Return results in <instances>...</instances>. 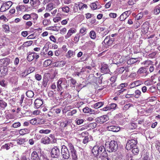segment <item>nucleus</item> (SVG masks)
<instances>
[{
    "label": "nucleus",
    "instance_id": "f257e3e1",
    "mask_svg": "<svg viewBox=\"0 0 160 160\" xmlns=\"http://www.w3.org/2000/svg\"><path fill=\"white\" fill-rule=\"evenodd\" d=\"M105 146L107 151L109 152L115 151L118 147L117 142L114 140L111 141L110 142H107Z\"/></svg>",
    "mask_w": 160,
    "mask_h": 160
},
{
    "label": "nucleus",
    "instance_id": "f03ea898",
    "mask_svg": "<svg viewBox=\"0 0 160 160\" xmlns=\"http://www.w3.org/2000/svg\"><path fill=\"white\" fill-rule=\"evenodd\" d=\"M67 80L64 78H60L57 82V87L58 91H61L62 88H66L68 87L67 84Z\"/></svg>",
    "mask_w": 160,
    "mask_h": 160
},
{
    "label": "nucleus",
    "instance_id": "7ed1b4c3",
    "mask_svg": "<svg viewBox=\"0 0 160 160\" xmlns=\"http://www.w3.org/2000/svg\"><path fill=\"white\" fill-rule=\"evenodd\" d=\"M62 147L61 154L62 158L64 159H68L70 155L67 147L64 145H62Z\"/></svg>",
    "mask_w": 160,
    "mask_h": 160
},
{
    "label": "nucleus",
    "instance_id": "20e7f679",
    "mask_svg": "<svg viewBox=\"0 0 160 160\" xmlns=\"http://www.w3.org/2000/svg\"><path fill=\"white\" fill-rule=\"evenodd\" d=\"M68 147L70 151L73 160H77L78 159L76 154V151L73 145L71 143H68Z\"/></svg>",
    "mask_w": 160,
    "mask_h": 160
},
{
    "label": "nucleus",
    "instance_id": "39448f33",
    "mask_svg": "<svg viewBox=\"0 0 160 160\" xmlns=\"http://www.w3.org/2000/svg\"><path fill=\"white\" fill-rule=\"evenodd\" d=\"M137 141L135 139H130L127 143L126 148L128 150H130L134 147H136Z\"/></svg>",
    "mask_w": 160,
    "mask_h": 160
},
{
    "label": "nucleus",
    "instance_id": "423d86ee",
    "mask_svg": "<svg viewBox=\"0 0 160 160\" xmlns=\"http://www.w3.org/2000/svg\"><path fill=\"white\" fill-rule=\"evenodd\" d=\"M12 2L11 1H9L2 4L1 6L0 11L1 12L6 11L12 5Z\"/></svg>",
    "mask_w": 160,
    "mask_h": 160
},
{
    "label": "nucleus",
    "instance_id": "0eeeda50",
    "mask_svg": "<svg viewBox=\"0 0 160 160\" xmlns=\"http://www.w3.org/2000/svg\"><path fill=\"white\" fill-rule=\"evenodd\" d=\"M60 150L57 147H54L51 151V155L52 157L57 158L60 155Z\"/></svg>",
    "mask_w": 160,
    "mask_h": 160
},
{
    "label": "nucleus",
    "instance_id": "6e6552de",
    "mask_svg": "<svg viewBox=\"0 0 160 160\" xmlns=\"http://www.w3.org/2000/svg\"><path fill=\"white\" fill-rule=\"evenodd\" d=\"M115 40L114 38H111L110 36H108L106 37L102 43H104L106 45L109 46L113 44Z\"/></svg>",
    "mask_w": 160,
    "mask_h": 160
},
{
    "label": "nucleus",
    "instance_id": "1a4fd4ad",
    "mask_svg": "<svg viewBox=\"0 0 160 160\" xmlns=\"http://www.w3.org/2000/svg\"><path fill=\"white\" fill-rule=\"evenodd\" d=\"M98 152H99L100 157H105L108 155L105 149L103 146H101L98 147Z\"/></svg>",
    "mask_w": 160,
    "mask_h": 160
},
{
    "label": "nucleus",
    "instance_id": "9d476101",
    "mask_svg": "<svg viewBox=\"0 0 160 160\" xmlns=\"http://www.w3.org/2000/svg\"><path fill=\"white\" fill-rule=\"evenodd\" d=\"M109 119L107 115H103L98 117L96 119L97 122L100 123H103Z\"/></svg>",
    "mask_w": 160,
    "mask_h": 160
},
{
    "label": "nucleus",
    "instance_id": "9b49d317",
    "mask_svg": "<svg viewBox=\"0 0 160 160\" xmlns=\"http://www.w3.org/2000/svg\"><path fill=\"white\" fill-rule=\"evenodd\" d=\"M30 4L32 8H36L40 5L41 2L39 0H30Z\"/></svg>",
    "mask_w": 160,
    "mask_h": 160
},
{
    "label": "nucleus",
    "instance_id": "f8f14e48",
    "mask_svg": "<svg viewBox=\"0 0 160 160\" xmlns=\"http://www.w3.org/2000/svg\"><path fill=\"white\" fill-rule=\"evenodd\" d=\"M107 129L108 131L116 132H118L120 130V128L116 126H108L107 127Z\"/></svg>",
    "mask_w": 160,
    "mask_h": 160
},
{
    "label": "nucleus",
    "instance_id": "ddd939ff",
    "mask_svg": "<svg viewBox=\"0 0 160 160\" xmlns=\"http://www.w3.org/2000/svg\"><path fill=\"white\" fill-rule=\"evenodd\" d=\"M137 73L138 75L141 74H145L146 76L149 74V72H147V68L145 67H141L138 70Z\"/></svg>",
    "mask_w": 160,
    "mask_h": 160
},
{
    "label": "nucleus",
    "instance_id": "4468645a",
    "mask_svg": "<svg viewBox=\"0 0 160 160\" xmlns=\"http://www.w3.org/2000/svg\"><path fill=\"white\" fill-rule=\"evenodd\" d=\"M83 111L84 113L90 114H95L96 113L94 110L88 107H86L84 108L83 109Z\"/></svg>",
    "mask_w": 160,
    "mask_h": 160
},
{
    "label": "nucleus",
    "instance_id": "2eb2a0df",
    "mask_svg": "<svg viewBox=\"0 0 160 160\" xmlns=\"http://www.w3.org/2000/svg\"><path fill=\"white\" fill-rule=\"evenodd\" d=\"M142 83V81L140 80H136L131 83L129 85V88H132L135 87H137L140 85Z\"/></svg>",
    "mask_w": 160,
    "mask_h": 160
},
{
    "label": "nucleus",
    "instance_id": "dca6fc26",
    "mask_svg": "<svg viewBox=\"0 0 160 160\" xmlns=\"http://www.w3.org/2000/svg\"><path fill=\"white\" fill-rule=\"evenodd\" d=\"M101 69L102 72L105 74L109 73L110 71L107 65L106 64L102 65Z\"/></svg>",
    "mask_w": 160,
    "mask_h": 160
},
{
    "label": "nucleus",
    "instance_id": "f3484780",
    "mask_svg": "<svg viewBox=\"0 0 160 160\" xmlns=\"http://www.w3.org/2000/svg\"><path fill=\"white\" fill-rule=\"evenodd\" d=\"M92 152L95 157H97L99 155V152H98V147L97 146H94L92 150Z\"/></svg>",
    "mask_w": 160,
    "mask_h": 160
},
{
    "label": "nucleus",
    "instance_id": "a211bd4d",
    "mask_svg": "<svg viewBox=\"0 0 160 160\" xmlns=\"http://www.w3.org/2000/svg\"><path fill=\"white\" fill-rule=\"evenodd\" d=\"M43 103V102L42 100L40 99H36L34 102L35 106L37 108H40L42 105Z\"/></svg>",
    "mask_w": 160,
    "mask_h": 160
},
{
    "label": "nucleus",
    "instance_id": "6ab92c4d",
    "mask_svg": "<svg viewBox=\"0 0 160 160\" xmlns=\"http://www.w3.org/2000/svg\"><path fill=\"white\" fill-rule=\"evenodd\" d=\"M31 157L32 160H40L37 152L35 151H34L32 152Z\"/></svg>",
    "mask_w": 160,
    "mask_h": 160
},
{
    "label": "nucleus",
    "instance_id": "aec40b11",
    "mask_svg": "<svg viewBox=\"0 0 160 160\" xmlns=\"http://www.w3.org/2000/svg\"><path fill=\"white\" fill-rule=\"evenodd\" d=\"M36 53L35 52H30L28 53L27 57L28 60L29 62L32 61L35 58V55Z\"/></svg>",
    "mask_w": 160,
    "mask_h": 160
},
{
    "label": "nucleus",
    "instance_id": "412c9836",
    "mask_svg": "<svg viewBox=\"0 0 160 160\" xmlns=\"http://www.w3.org/2000/svg\"><path fill=\"white\" fill-rule=\"evenodd\" d=\"M75 55L74 51L71 50H69L66 54V56L67 58L70 59L73 57Z\"/></svg>",
    "mask_w": 160,
    "mask_h": 160
},
{
    "label": "nucleus",
    "instance_id": "4be33fe9",
    "mask_svg": "<svg viewBox=\"0 0 160 160\" xmlns=\"http://www.w3.org/2000/svg\"><path fill=\"white\" fill-rule=\"evenodd\" d=\"M76 32V30L73 28H71L68 31L66 37L67 38L70 37L72 34L75 33Z\"/></svg>",
    "mask_w": 160,
    "mask_h": 160
},
{
    "label": "nucleus",
    "instance_id": "5701e85b",
    "mask_svg": "<svg viewBox=\"0 0 160 160\" xmlns=\"http://www.w3.org/2000/svg\"><path fill=\"white\" fill-rule=\"evenodd\" d=\"M50 139L48 137H45L42 138L41 142L44 144H48L50 143Z\"/></svg>",
    "mask_w": 160,
    "mask_h": 160
},
{
    "label": "nucleus",
    "instance_id": "b1692460",
    "mask_svg": "<svg viewBox=\"0 0 160 160\" xmlns=\"http://www.w3.org/2000/svg\"><path fill=\"white\" fill-rule=\"evenodd\" d=\"M16 9L18 12H24L26 10L25 6L22 5L17 6L16 7Z\"/></svg>",
    "mask_w": 160,
    "mask_h": 160
},
{
    "label": "nucleus",
    "instance_id": "393cba45",
    "mask_svg": "<svg viewBox=\"0 0 160 160\" xmlns=\"http://www.w3.org/2000/svg\"><path fill=\"white\" fill-rule=\"evenodd\" d=\"M65 64V62L64 61H58L55 63V65L58 67H61Z\"/></svg>",
    "mask_w": 160,
    "mask_h": 160
},
{
    "label": "nucleus",
    "instance_id": "a878e982",
    "mask_svg": "<svg viewBox=\"0 0 160 160\" xmlns=\"http://www.w3.org/2000/svg\"><path fill=\"white\" fill-rule=\"evenodd\" d=\"M78 5H79V8L80 11H82L84 9H87L88 8V6L86 4L82 2L78 3Z\"/></svg>",
    "mask_w": 160,
    "mask_h": 160
},
{
    "label": "nucleus",
    "instance_id": "bb28decb",
    "mask_svg": "<svg viewBox=\"0 0 160 160\" xmlns=\"http://www.w3.org/2000/svg\"><path fill=\"white\" fill-rule=\"evenodd\" d=\"M138 61V58H132L127 61V63L128 64H132L135 63Z\"/></svg>",
    "mask_w": 160,
    "mask_h": 160
},
{
    "label": "nucleus",
    "instance_id": "cd10ccee",
    "mask_svg": "<svg viewBox=\"0 0 160 160\" xmlns=\"http://www.w3.org/2000/svg\"><path fill=\"white\" fill-rule=\"evenodd\" d=\"M29 129L27 128L21 129L19 131V133L21 135H24L26 134L29 133Z\"/></svg>",
    "mask_w": 160,
    "mask_h": 160
},
{
    "label": "nucleus",
    "instance_id": "c85d7f7f",
    "mask_svg": "<svg viewBox=\"0 0 160 160\" xmlns=\"http://www.w3.org/2000/svg\"><path fill=\"white\" fill-rule=\"evenodd\" d=\"M13 144L11 143H8L5 144L4 145L2 146V149H6L7 150H8L11 147H12Z\"/></svg>",
    "mask_w": 160,
    "mask_h": 160
},
{
    "label": "nucleus",
    "instance_id": "c756f323",
    "mask_svg": "<svg viewBox=\"0 0 160 160\" xmlns=\"http://www.w3.org/2000/svg\"><path fill=\"white\" fill-rule=\"evenodd\" d=\"M104 104V103L103 102H98L95 103L93 105V107L96 109H98L102 106Z\"/></svg>",
    "mask_w": 160,
    "mask_h": 160
},
{
    "label": "nucleus",
    "instance_id": "7c9ffc66",
    "mask_svg": "<svg viewBox=\"0 0 160 160\" xmlns=\"http://www.w3.org/2000/svg\"><path fill=\"white\" fill-rule=\"evenodd\" d=\"M7 103L2 100H0V107L2 109H4L7 106Z\"/></svg>",
    "mask_w": 160,
    "mask_h": 160
},
{
    "label": "nucleus",
    "instance_id": "2f4dec72",
    "mask_svg": "<svg viewBox=\"0 0 160 160\" xmlns=\"http://www.w3.org/2000/svg\"><path fill=\"white\" fill-rule=\"evenodd\" d=\"M30 123L32 125H35L37 123H39V119L37 118H34L30 120Z\"/></svg>",
    "mask_w": 160,
    "mask_h": 160
},
{
    "label": "nucleus",
    "instance_id": "473e14b6",
    "mask_svg": "<svg viewBox=\"0 0 160 160\" xmlns=\"http://www.w3.org/2000/svg\"><path fill=\"white\" fill-rule=\"evenodd\" d=\"M148 26L147 23H144L141 26L142 30L143 32H145L146 31L148 30Z\"/></svg>",
    "mask_w": 160,
    "mask_h": 160
},
{
    "label": "nucleus",
    "instance_id": "72a5a7b5",
    "mask_svg": "<svg viewBox=\"0 0 160 160\" xmlns=\"http://www.w3.org/2000/svg\"><path fill=\"white\" fill-rule=\"evenodd\" d=\"M26 95L28 97L31 98L33 97L34 94L33 92L32 91L28 90L26 92Z\"/></svg>",
    "mask_w": 160,
    "mask_h": 160
},
{
    "label": "nucleus",
    "instance_id": "f704fd0d",
    "mask_svg": "<svg viewBox=\"0 0 160 160\" xmlns=\"http://www.w3.org/2000/svg\"><path fill=\"white\" fill-rule=\"evenodd\" d=\"M27 141L26 139L19 138L17 140V142L19 144H22Z\"/></svg>",
    "mask_w": 160,
    "mask_h": 160
},
{
    "label": "nucleus",
    "instance_id": "c9c22d12",
    "mask_svg": "<svg viewBox=\"0 0 160 160\" xmlns=\"http://www.w3.org/2000/svg\"><path fill=\"white\" fill-rule=\"evenodd\" d=\"M51 21L49 19H44L42 21V24L44 26H47L51 23Z\"/></svg>",
    "mask_w": 160,
    "mask_h": 160
},
{
    "label": "nucleus",
    "instance_id": "e433bc0d",
    "mask_svg": "<svg viewBox=\"0 0 160 160\" xmlns=\"http://www.w3.org/2000/svg\"><path fill=\"white\" fill-rule=\"evenodd\" d=\"M54 8V4L52 3H50L47 5L46 9L50 11L52 10Z\"/></svg>",
    "mask_w": 160,
    "mask_h": 160
},
{
    "label": "nucleus",
    "instance_id": "4c0bfd02",
    "mask_svg": "<svg viewBox=\"0 0 160 160\" xmlns=\"http://www.w3.org/2000/svg\"><path fill=\"white\" fill-rule=\"evenodd\" d=\"M89 36L90 38L92 39H95L96 37V33L94 30H92L89 32Z\"/></svg>",
    "mask_w": 160,
    "mask_h": 160
},
{
    "label": "nucleus",
    "instance_id": "58836bf2",
    "mask_svg": "<svg viewBox=\"0 0 160 160\" xmlns=\"http://www.w3.org/2000/svg\"><path fill=\"white\" fill-rule=\"evenodd\" d=\"M141 91L137 89L135 92L134 97L136 98H138L141 96Z\"/></svg>",
    "mask_w": 160,
    "mask_h": 160
},
{
    "label": "nucleus",
    "instance_id": "ea45409f",
    "mask_svg": "<svg viewBox=\"0 0 160 160\" xmlns=\"http://www.w3.org/2000/svg\"><path fill=\"white\" fill-rule=\"evenodd\" d=\"M51 130L49 129H41L39 131V132L40 134H48L50 132Z\"/></svg>",
    "mask_w": 160,
    "mask_h": 160
},
{
    "label": "nucleus",
    "instance_id": "a19ab883",
    "mask_svg": "<svg viewBox=\"0 0 160 160\" xmlns=\"http://www.w3.org/2000/svg\"><path fill=\"white\" fill-rule=\"evenodd\" d=\"M18 78L16 76L10 78V82L12 83L16 84L18 82Z\"/></svg>",
    "mask_w": 160,
    "mask_h": 160
},
{
    "label": "nucleus",
    "instance_id": "79ce46f5",
    "mask_svg": "<svg viewBox=\"0 0 160 160\" xmlns=\"http://www.w3.org/2000/svg\"><path fill=\"white\" fill-rule=\"evenodd\" d=\"M51 63L52 62L51 60L47 59L44 62L43 65L44 66L46 67L50 65Z\"/></svg>",
    "mask_w": 160,
    "mask_h": 160
},
{
    "label": "nucleus",
    "instance_id": "37998d69",
    "mask_svg": "<svg viewBox=\"0 0 160 160\" xmlns=\"http://www.w3.org/2000/svg\"><path fill=\"white\" fill-rule=\"evenodd\" d=\"M132 149V152L134 154H137L139 152V149L138 148L137 146L134 147L131 149Z\"/></svg>",
    "mask_w": 160,
    "mask_h": 160
},
{
    "label": "nucleus",
    "instance_id": "c03bdc74",
    "mask_svg": "<svg viewBox=\"0 0 160 160\" xmlns=\"http://www.w3.org/2000/svg\"><path fill=\"white\" fill-rule=\"evenodd\" d=\"M4 30L6 32H8L10 31L9 27L8 25L6 24H3L2 25Z\"/></svg>",
    "mask_w": 160,
    "mask_h": 160
},
{
    "label": "nucleus",
    "instance_id": "a18cd8bd",
    "mask_svg": "<svg viewBox=\"0 0 160 160\" xmlns=\"http://www.w3.org/2000/svg\"><path fill=\"white\" fill-rule=\"evenodd\" d=\"M127 18V16L123 13H122L119 17V20L121 21H124Z\"/></svg>",
    "mask_w": 160,
    "mask_h": 160
},
{
    "label": "nucleus",
    "instance_id": "49530a36",
    "mask_svg": "<svg viewBox=\"0 0 160 160\" xmlns=\"http://www.w3.org/2000/svg\"><path fill=\"white\" fill-rule=\"evenodd\" d=\"M62 11L66 13H68L70 10V8L68 6H65L62 8Z\"/></svg>",
    "mask_w": 160,
    "mask_h": 160
},
{
    "label": "nucleus",
    "instance_id": "de8ad7c7",
    "mask_svg": "<svg viewBox=\"0 0 160 160\" xmlns=\"http://www.w3.org/2000/svg\"><path fill=\"white\" fill-rule=\"evenodd\" d=\"M133 105L132 104L128 103L124 105L123 109V110L126 111L128 110Z\"/></svg>",
    "mask_w": 160,
    "mask_h": 160
},
{
    "label": "nucleus",
    "instance_id": "09e8293b",
    "mask_svg": "<svg viewBox=\"0 0 160 160\" xmlns=\"http://www.w3.org/2000/svg\"><path fill=\"white\" fill-rule=\"evenodd\" d=\"M32 41H29L24 42L23 45L25 47H28L31 46L32 44Z\"/></svg>",
    "mask_w": 160,
    "mask_h": 160
},
{
    "label": "nucleus",
    "instance_id": "8fccbe9b",
    "mask_svg": "<svg viewBox=\"0 0 160 160\" xmlns=\"http://www.w3.org/2000/svg\"><path fill=\"white\" fill-rule=\"evenodd\" d=\"M31 18L34 20H36L38 18V15L36 13H33L31 14Z\"/></svg>",
    "mask_w": 160,
    "mask_h": 160
},
{
    "label": "nucleus",
    "instance_id": "3c124183",
    "mask_svg": "<svg viewBox=\"0 0 160 160\" xmlns=\"http://www.w3.org/2000/svg\"><path fill=\"white\" fill-rule=\"evenodd\" d=\"M138 134L136 133H132L131 134L130 137L131 139H133L137 140Z\"/></svg>",
    "mask_w": 160,
    "mask_h": 160
},
{
    "label": "nucleus",
    "instance_id": "603ef678",
    "mask_svg": "<svg viewBox=\"0 0 160 160\" xmlns=\"http://www.w3.org/2000/svg\"><path fill=\"white\" fill-rule=\"evenodd\" d=\"M78 7H79V5H78V3H75L74 4V5L73 7V11L74 12H78Z\"/></svg>",
    "mask_w": 160,
    "mask_h": 160
},
{
    "label": "nucleus",
    "instance_id": "864d4df0",
    "mask_svg": "<svg viewBox=\"0 0 160 160\" xmlns=\"http://www.w3.org/2000/svg\"><path fill=\"white\" fill-rule=\"evenodd\" d=\"M111 110H113L115 109L117 105L116 104L112 103L109 105Z\"/></svg>",
    "mask_w": 160,
    "mask_h": 160
},
{
    "label": "nucleus",
    "instance_id": "5fc2aeb1",
    "mask_svg": "<svg viewBox=\"0 0 160 160\" xmlns=\"http://www.w3.org/2000/svg\"><path fill=\"white\" fill-rule=\"evenodd\" d=\"M35 70V68L34 67H32L30 68L27 71V74H29L33 72Z\"/></svg>",
    "mask_w": 160,
    "mask_h": 160
},
{
    "label": "nucleus",
    "instance_id": "6e6d98bb",
    "mask_svg": "<svg viewBox=\"0 0 160 160\" xmlns=\"http://www.w3.org/2000/svg\"><path fill=\"white\" fill-rule=\"evenodd\" d=\"M154 12L156 15L158 14L160 12V8L156 7L154 10Z\"/></svg>",
    "mask_w": 160,
    "mask_h": 160
},
{
    "label": "nucleus",
    "instance_id": "4d7b16f0",
    "mask_svg": "<svg viewBox=\"0 0 160 160\" xmlns=\"http://www.w3.org/2000/svg\"><path fill=\"white\" fill-rule=\"evenodd\" d=\"M152 62L150 61H146L143 62L142 64L147 67L148 65H151Z\"/></svg>",
    "mask_w": 160,
    "mask_h": 160
},
{
    "label": "nucleus",
    "instance_id": "13d9d810",
    "mask_svg": "<svg viewBox=\"0 0 160 160\" xmlns=\"http://www.w3.org/2000/svg\"><path fill=\"white\" fill-rule=\"evenodd\" d=\"M127 83H124L121 84L118 86V88L119 89H123V88H124L128 86Z\"/></svg>",
    "mask_w": 160,
    "mask_h": 160
},
{
    "label": "nucleus",
    "instance_id": "bf43d9fd",
    "mask_svg": "<svg viewBox=\"0 0 160 160\" xmlns=\"http://www.w3.org/2000/svg\"><path fill=\"white\" fill-rule=\"evenodd\" d=\"M47 29L51 30L53 31H58V30L56 28V27L51 26L47 28Z\"/></svg>",
    "mask_w": 160,
    "mask_h": 160
},
{
    "label": "nucleus",
    "instance_id": "052dcab7",
    "mask_svg": "<svg viewBox=\"0 0 160 160\" xmlns=\"http://www.w3.org/2000/svg\"><path fill=\"white\" fill-rule=\"evenodd\" d=\"M90 7L91 8L93 9H96L97 8V5L95 2L91 3L90 4Z\"/></svg>",
    "mask_w": 160,
    "mask_h": 160
},
{
    "label": "nucleus",
    "instance_id": "680f3d73",
    "mask_svg": "<svg viewBox=\"0 0 160 160\" xmlns=\"http://www.w3.org/2000/svg\"><path fill=\"white\" fill-rule=\"evenodd\" d=\"M86 30L87 29L85 28H82L80 30V32L81 34H84L85 33Z\"/></svg>",
    "mask_w": 160,
    "mask_h": 160
},
{
    "label": "nucleus",
    "instance_id": "e2e57ef3",
    "mask_svg": "<svg viewBox=\"0 0 160 160\" xmlns=\"http://www.w3.org/2000/svg\"><path fill=\"white\" fill-rule=\"evenodd\" d=\"M68 122L66 121L65 122H62L60 123V126L62 128H64L67 126V125Z\"/></svg>",
    "mask_w": 160,
    "mask_h": 160
},
{
    "label": "nucleus",
    "instance_id": "0e129e2a",
    "mask_svg": "<svg viewBox=\"0 0 160 160\" xmlns=\"http://www.w3.org/2000/svg\"><path fill=\"white\" fill-rule=\"evenodd\" d=\"M21 126V124L19 122H17L14 123L12 125L13 127L14 128H17Z\"/></svg>",
    "mask_w": 160,
    "mask_h": 160
},
{
    "label": "nucleus",
    "instance_id": "69168bd1",
    "mask_svg": "<svg viewBox=\"0 0 160 160\" xmlns=\"http://www.w3.org/2000/svg\"><path fill=\"white\" fill-rule=\"evenodd\" d=\"M143 16V14L142 13H139L136 16V18L137 20L141 18Z\"/></svg>",
    "mask_w": 160,
    "mask_h": 160
},
{
    "label": "nucleus",
    "instance_id": "338daca9",
    "mask_svg": "<svg viewBox=\"0 0 160 160\" xmlns=\"http://www.w3.org/2000/svg\"><path fill=\"white\" fill-rule=\"evenodd\" d=\"M30 17H31V16L30 15L26 14L24 15L23 16L22 18L24 19L27 20H28L29 19H30Z\"/></svg>",
    "mask_w": 160,
    "mask_h": 160
},
{
    "label": "nucleus",
    "instance_id": "774afa93",
    "mask_svg": "<svg viewBox=\"0 0 160 160\" xmlns=\"http://www.w3.org/2000/svg\"><path fill=\"white\" fill-rule=\"evenodd\" d=\"M89 126L92 129H93L96 127L97 124L95 122L90 123L89 125Z\"/></svg>",
    "mask_w": 160,
    "mask_h": 160
}]
</instances>
